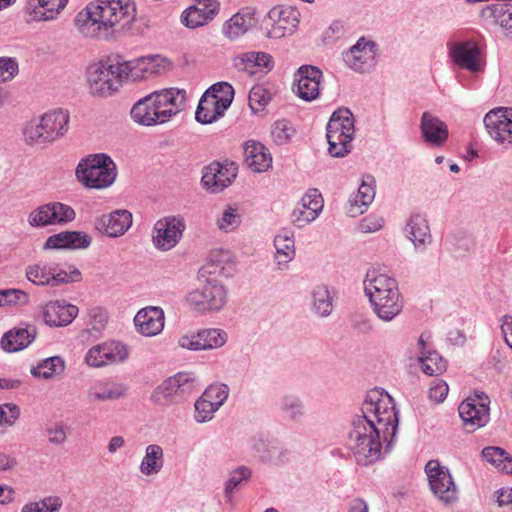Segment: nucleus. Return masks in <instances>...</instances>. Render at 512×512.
<instances>
[{
    "label": "nucleus",
    "mask_w": 512,
    "mask_h": 512,
    "mask_svg": "<svg viewBox=\"0 0 512 512\" xmlns=\"http://www.w3.org/2000/svg\"><path fill=\"white\" fill-rule=\"evenodd\" d=\"M128 356L127 347L118 341H108L91 347L85 355V363L90 367H103L123 362Z\"/></svg>",
    "instance_id": "nucleus-18"
},
{
    "label": "nucleus",
    "mask_w": 512,
    "mask_h": 512,
    "mask_svg": "<svg viewBox=\"0 0 512 512\" xmlns=\"http://www.w3.org/2000/svg\"><path fill=\"white\" fill-rule=\"evenodd\" d=\"M104 233L109 237L122 236L132 225V214L128 210H116L100 220Z\"/></svg>",
    "instance_id": "nucleus-35"
},
{
    "label": "nucleus",
    "mask_w": 512,
    "mask_h": 512,
    "mask_svg": "<svg viewBox=\"0 0 512 512\" xmlns=\"http://www.w3.org/2000/svg\"><path fill=\"white\" fill-rule=\"evenodd\" d=\"M199 390L198 380L191 372H179L164 380L152 393L157 405L178 403Z\"/></svg>",
    "instance_id": "nucleus-8"
},
{
    "label": "nucleus",
    "mask_w": 512,
    "mask_h": 512,
    "mask_svg": "<svg viewBox=\"0 0 512 512\" xmlns=\"http://www.w3.org/2000/svg\"><path fill=\"white\" fill-rule=\"evenodd\" d=\"M69 119L67 110L57 109L47 112L38 123L30 122L25 127L24 135L30 143L52 142L67 132Z\"/></svg>",
    "instance_id": "nucleus-7"
},
{
    "label": "nucleus",
    "mask_w": 512,
    "mask_h": 512,
    "mask_svg": "<svg viewBox=\"0 0 512 512\" xmlns=\"http://www.w3.org/2000/svg\"><path fill=\"white\" fill-rule=\"evenodd\" d=\"M20 415V409L16 404L6 403L0 406V424L11 426Z\"/></svg>",
    "instance_id": "nucleus-64"
},
{
    "label": "nucleus",
    "mask_w": 512,
    "mask_h": 512,
    "mask_svg": "<svg viewBox=\"0 0 512 512\" xmlns=\"http://www.w3.org/2000/svg\"><path fill=\"white\" fill-rule=\"evenodd\" d=\"M207 91L211 96H215V100L220 104L221 110H228L233 102L235 94L234 88L230 83L225 81L217 82L211 85Z\"/></svg>",
    "instance_id": "nucleus-47"
},
{
    "label": "nucleus",
    "mask_w": 512,
    "mask_h": 512,
    "mask_svg": "<svg viewBox=\"0 0 512 512\" xmlns=\"http://www.w3.org/2000/svg\"><path fill=\"white\" fill-rule=\"evenodd\" d=\"M399 424L393 398L380 388L366 394L361 415L352 421L348 447L359 465L367 466L389 452Z\"/></svg>",
    "instance_id": "nucleus-1"
},
{
    "label": "nucleus",
    "mask_w": 512,
    "mask_h": 512,
    "mask_svg": "<svg viewBox=\"0 0 512 512\" xmlns=\"http://www.w3.org/2000/svg\"><path fill=\"white\" fill-rule=\"evenodd\" d=\"M374 182L375 180L371 175L363 177L362 183L356 192L358 197L362 199V204H367L369 206L373 202L375 198V190L373 187Z\"/></svg>",
    "instance_id": "nucleus-62"
},
{
    "label": "nucleus",
    "mask_w": 512,
    "mask_h": 512,
    "mask_svg": "<svg viewBox=\"0 0 512 512\" xmlns=\"http://www.w3.org/2000/svg\"><path fill=\"white\" fill-rule=\"evenodd\" d=\"M69 0H27L26 13L36 22L55 20Z\"/></svg>",
    "instance_id": "nucleus-28"
},
{
    "label": "nucleus",
    "mask_w": 512,
    "mask_h": 512,
    "mask_svg": "<svg viewBox=\"0 0 512 512\" xmlns=\"http://www.w3.org/2000/svg\"><path fill=\"white\" fill-rule=\"evenodd\" d=\"M125 389L121 384L111 381H97L89 389L88 396L93 401H108L119 399Z\"/></svg>",
    "instance_id": "nucleus-39"
},
{
    "label": "nucleus",
    "mask_w": 512,
    "mask_h": 512,
    "mask_svg": "<svg viewBox=\"0 0 512 512\" xmlns=\"http://www.w3.org/2000/svg\"><path fill=\"white\" fill-rule=\"evenodd\" d=\"M429 486L433 494L444 503H451L457 497V490L449 470L437 460H430L425 466Z\"/></svg>",
    "instance_id": "nucleus-16"
},
{
    "label": "nucleus",
    "mask_w": 512,
    "mask_h": 512,
    "mask_svg": "<svg viewBox=\"0 0 512 512\" xmlns=\"http://www.w3.org/2000/svg\"><path fill=\"white\" fill-rule=\"evenodd\" d=\"M27 279L38 286H59L61 284L78 282L81 272L75 267L65 269L58 263L39 261L26 268Z\"/></svg>",
    "instance_id": "nucleus-9"
},
{
    "label": "nucleus",
    "mask_w": 512,
    "mask_h": 512,
    "mask_svg": "<svg viewBox=\"0 0 512 512\" xmlns=\"http://www.w3.org/2000/svg\"><path fill=\"white\" fill-rule=\"evenodd\" d=\"M19 72V65L15 58L0 57V83L11 81Z\"/></svg>",
    "instance_id": "nucleus-60"
},
{
    "label": "nucleus",
    "mask_w": 512,
    "mask_h": 512,
    "mask_svg": "<svg viewBox=\"0 0 512 512\" xmlns=\"http://www.w3.org/2000/svg\"><path fill=\"white\" fill-rule=\"evenodd\" d=\"M323 197L318 189H310L297 204L300 208L319 215L323 209Z\"/></svg>",
    "instance_id": "nucleus-53"
},
{
    "label": "nucleus",
    "mask_w": 512,
    "mask_h": 512,
    "mask_svg": "<svg viewBox=\"0 0 512 512\" xmlns=\"http://www.w3.org/2000/svg\"><path fill=\"white\" fill-rule=\"evenodd\" d=\"M483 122L494 141L504 147L512 146V108H494L484 116Z\"/></svg>",
    "instance_id": "nucleus-17"
},
{
    "label": "nucleus",
    "mask_w": 512,
    "mask_h": 512,
    "mask_svg": "<svg viewBox=\"0 0 512 512\" xmlns=\"http://www.w3.org/2000/svg\"><path fill=\"white\" fill-rule=\"evenodd\" d=\"M225 112L224 109L221 110L220 104L215 100V96H211L206 90L199 100L195 119L201 124H211L223 117Z\"/></svg>",
    "instance_id": "nucleus-36"
},
{
    "label": "nucleus",
    "mask_w": 512,
    "mask_h": 512,
    "mask_svg": "<svg viewBox=\"0 0 512 512\" xmlns=\"http://www.w3.org/2000/svg\"><path fill=\"white\" fill-rule=\"evenodd\" d=\"M248 446L263 463L279 461L284 455V451L279 444L267 440L261 434L252 436L248 440Z\"/></svg>",
    "instance_id": "nucleus-34"
},
{
    "label": "nucleus",
    "mask_w": 512,
    "mask_h": 512,
    "mask_svg": "<svg viewBox=\"0 0 512 512\" xmlns=\"http://www.w3.org/2000/svg\"><path fill=\"white\" fill-rule=\"evenodd\" d=\"M255 21L254 9H241L225 21L222 33L231 41L237 40L254 26Z\"/></svg>",
    "instance_id": "nucleus-29"
},
{
    "label": "nucleus",
    "mask_w": 512,
    "mask_h": 512,
    "mask_svg": "<svg viewBox=\"0 0 512 512\" xmlns=\"http://www.w3.org/2000/svg\"><path fill=\"white\" fill-rule=\"evenodd\" d=\"M425 333L419 337L418 344L420 346L419 362L422 371L429 376H437L443 373L447 368V361L435 350L428 347Z\"/></svg>",
    "instance_id": "nucleus-31"
},
{
    "label": "nucleus",
    "mask_w": 512,
    "mask_h": 512,
    "mask_svg": "<svg viewBox=\"0 0 512 512\" xmlns=\"http://www.w3.org/2000/svg\"><path fill=\"white\" fill-rule=\"evenodd\" d=\"M29 295L20 289H1L0 290V307L4 306H23L28 304Z\"/></svg>",
    "instance_id": "nucleus-50"
},
{
    "label": "nucleus",
    "mask_w": 512,
    "mask_h": 512,
    "mask_svg": "<svg viewBox=\"0 0 512 512\" xmlns=\"http://www.w3.org/2000/svg\"><path fill=\"white\" fill-rule=\"evenodd\" d=\"M318 216L315 212L306 211L297 205L291 213V222L296 227L302 228L314 221Z\"/></svg>",
    "instance_id": "nucleus-63"
},
{
    "label": "nucleus",
    "mask_w": 512,
    "mask_h": 512,
    "mask_svg": "<svg viewBox=\"0 0 512 512\" xmlns=\"http://www.w3.org/2000/svg\"><path fill=\"white\" fill-rule=\"evenodd\" d=\"M50 217L52 218L53 225L67 223L75 219L74 209L61 202H50Z\"/></svg>",
    "instance_id": "nucleus-51"
},
{
    "label": "nucleus",
    "mask_w": 512,
    "mask_h": 512,
    "mask_svg": "<svg viewBox=\"0 0 512 512\" xmlns=\"http://www.w3.org/2000/svg\"><path fill=\"white\" fill-rule=\"evenodd\" d=\"M448 391V384L444 380L436 378L430 383L428 397L436 403H441L446 399Z\"/></svg>",
    "instance_id": "nucleus-61"
},
{
    "label": "nucleus",
    "mask_w": 512,
    "mask_h": 512,
    "mask_svg": "<svg viewBox=\"0 0 512 512\" xmlns=\"http://www.w3.org/2000/svg\"><path fill=\"white\" fill-rule=\"evenodd\" d=\"M274 246L279 265L286 264L295 257V242L291 231L284 229L278 233L274 238Z\"/></svg>",
    "instance_id": "nucleus-40"
},
{
    "label": "nucleus",
    "mask_w": 512,
    "mask_h": 512,
    "mask_svg": "<svg viewBox=\"0 0 512 512\" xmlns=\"http://www.w3.org/2000/svg\"><path fill=\"white\" fill-rule=\"evenodd\" d=\"M419 128L423 140L432 147L443 146L449 136L446 123L430 112L422 113Z\"/></svg>",
    "instance_id": "nucleus-27"
},
{
    "label": "nucleus",
    "mask_w": 512,
    "mask_h": 512,
    "mask_svg": "<svg viewBox=\"0 0 512 512\" xmlns=\"http://www.w3.org/2000/svg\"><path fill=\"white\" fill-rule=\"evenodd\" d=\"M28 222L33 227H45L53 225L50 217V205L44 204L33 210L28 217Z\"/></svg>",
    "instance_id": "nucleus-59"
},
{
    "label": "nucleus",
    "mask_w": 512,
    "mask_h": 512,
    "mask_svg": "<svg viewBox=\"0 0 512 512\" xmlns=\"http://www.w3.org/2000/svg\"><path fill=\"white\" fill-rule=\"evenodd\" d=\"M353 113L345 107L335 110L326 126L328 152L332 157L341 158L351 151V141L355 133Z\"/></svg>",
    "instance_id": "nucleus-6"
},
{
    "label": "nucleus",
    "mask_w": 512,
    "mask_h": 512,
    "mask_svg": "<svg viewBox=\"0 0 512 512\" xmlns=\"http://www.w3.org/2000/svg\"><path fill=\"white\" fill-rule=\"evenodd\" d=\"M295 130L291 123L287 120H278L276 121L271 129V136L277 145H283L288 143Z\"/></svg>",
    "instance_id": "nucleus-52"
},
{
    "label": "nucleus",
    "mask_w": 512,
    "mask_h": 512,
    "mask_svg": "<svg viewBox=\"0 0 512 512\" xmlns=\"http://www.w3.org/2000/svg\"><path fill=\"white\" fill-rule=\"evenodd\" d=\"M165 314L161 307L147 306L140 309L134 317L136 330L143 336L152 337L162 332Z\"/></svg>",
    "instance_id": "nucleus-24"
},
{
    "label": "nucleus",
    "mask_w": 512,
    "mask_h": 512,
    "mask_svg": "<svg viewBox=\"0 0 512 512\" xmlns=\"http://www.w3.org/2000/svg\"><path fill=\"white\" fill-rule=\"evenodd\" d=\"M195 407V415L194 419L198 423H205L210 421L214 413L219 409L216 406L208 401L205 397L201 396L194 404Z\"/></svg>",
    "instance_id": "nucleus-57"
},
{
    "label": "nucleus",
    "mask_w": 512,
    "mask_h": 512,
    "mask_svg": "<svg viewBox=\"0 0 512 512\" xmlns=\"http://www.w3.org/2000/svg\"><path fill=\"white\" fill-rule=\"evenodd\" d=\"M186 224L180 216H167L159 219L153 227V244L162 251L174 248L183 236Z\"/></svg>",
    "instance_id": "nucleus-15"
},
{
    "label": "nucleus",
    "mask_w": 512,
    "mask_h": 512,
    "mask_svg": "<svg viewBox=\"0 0 512 512\" xmlns=\"http://www.w3.org/2000/svg\"><path fill=\"white\" fill-rule=\"evenodd\" d=\"M159 56H144L114 64L121 82L140 81L159 73Z\"/></svg>",
    "instance_id": "nucleus-19"
},
{
    "label": "nucleus",
    "mask_w": 512,
    "mask_h": 512,
    "mask_svg": "<svg viewBox=\"0 0 512 512\" xmlns=\"http://www.w3.org/2000/svg\"><path fill=\"white\" fill-rule=\"evenodd\" d=\"M483 458L500 470L512 474V458L500 447L489 446L482 450Z\"/></svg>",
    "instance_id": "nucleus-44"
},
{
    "label": "nucleus",
    "mask_w": 512,
    "mask_h": 512,
    "mask_svg": "<svg viewBox=\"0 0 512 512\" xmlns=\"http://www.w3.org/2000/svg\"><path fill=\"white\" fill-rule=\"evenodd\" d=\"M136 13L134 0H95L77 13L74 24L85 38L108 40L130 28Z\"/></svg>",
    "instance_id": "nucleus-2"
},
{
    "label": "nucleus",
    "mask_w": 512,
    "mask_h": 512,
    "mask_svg": "<svg viewBox=\"0 0 512 512\" xmlns=\"http://www.w3.org/2000/svg\"><path fill=\"white\" fill-rule=\"evenodd\" d=\"M299 15L298 10L295 8L276 6L267 13V20L270 22H279L280 24L291 27L294 32V29L299 23Z\"/></svg>",
    "instance_id": "nucleus-45"
},
{
    "label": "nucleus",
    "mask_w": 512,
    "mask_h": 512,
    "mask_svg": "<svg viewBox=\"0 0 512 512\" xmlns=\"http://www.w3.org/2000/svg\"><path fill=\"white\" fill-rule=\"evenodd\" d=\"M405 236L413 243L418 252H424L432 243V235L426 217L420 213L409 216L404 227Z\"/></svg>",
    "instance_id": "nucleus-25"
},
{
    "label": "nucleus",
    "mask_w": 512,
    "mask_h": 512,
    "mask_svg": "<svg viewBox=\"0 0 512 512\" xmlns=\"http://www.w3.org/2000/svg\"><path fill=\"white\" fill-rule=\"evenodd\" d=\"M270 100V93L262 86H254L249 92V107L254 113L265 108Z\"/></svg>",
    "instance_id": "nucleus-56"
},
{
    "label": "nucleus",
    "mask_w": 512,
    "mask_h": 512,
    "mask_svg": "<svg viewBox=\"0 0 512 512\" xmlns=\"http://www.w3.org/2000/svg\"><path fill=\"white\" fill-rule=\"evenodd\" d=\"M448 55L456 66L472 74L484 71L485 62L479 45L474 40L449 42Z\"/></svg>",
    "instance_id": "nucleus-13"
},
{
    "label": "nucleus",
    "mask_w": 512,
    "mask_h": 512,
    "mask_svg": "<svg viewBox=\"0 0 512 512\" xmlns=\"http://www.w3.org/2000/svg\"><path fill=\"white\" fill-rule=\"evenodd\" d=\"M378 45L375 41L360 37L354 45L342 53L347 67L356 73L369 72L377 63Z\"/></svg>",
    "instance_id": "nucleus-12"
},
{
    "label": "nucleus",
    "mask_w": 512,
    "mask_h": 512,
    "mask_svg": "<svg viewBox=\"0 0 512 512\" xmlns=\"http://www.w3.org/2000/svg\"><path fill=\"white\" fill-rule=\"evenodd\" d=\"M241 223V215L232 207L225 209L217 221L220 230L229 232L237 228Z\"/></svg>",
    "instance_id": "nucleus-58"
},
{
    "label": "nucleus",
    "mask_w": 512,
    "mask_h": 512,
    "mask_svg": "<svg viewBox=\"0 0 512 512\" xmlns=\"http://www.w3.org/2000/svg\"><path fill=\"white\" fill-rule=\"evenodd\" d=\"M484 13L494 19L506 32V35L512 39V3L506 0H497L488 5Z\"/></svg>",
    "instance_id": "nucleus-37"
},
{
    "label": "nucleus",
    "mask_w": 512,
    "mask_h": 512,
    "mask_svg": "<svg viewBox=\"0 0 512 512\" xmlns=\"http://www.w3.org/2000/svg\"><path fill=\"white\" fill-rule=\"evenodd\" d=\"M311 309L321 317H327L333 310V298L325 285L316 286L311 292Z\"/></svg>",
    "instance_id": "nucleus-41"
},
{
    "label": "nucleus",
    "mask_w": 512,
    "mask_h": 512,
    "mask_svg": "<svg viewBox=\"0 0 512 512\" xmlns=\"http://www.w3.org/2000/svg\"><path fill=\"white\" fill-rule=\"evenodd\" d=\"M229 395V387L224 383L210 385L202 394L208 401L212 402L216 408H220Z\"/></svg>",
    "instance_id": "nucleus-55"
},
{
    "label": "nucleus",
    "mask_w": 512,
    "mask_h": 512,
    "mask_svg": "<svg viewBox=\"0 0 512 512\" xmlns=\"http://www.w3.org/2000/svg\"><path fill=\"white\" fill-rule=\"evenodd\" d=\"M91 237L81 231H66L47 238L44 249H85L91 244Z\"/></svg>",
    "instance_id": "nucleus-30"
},
{
    "label": "nucleus",
    "mask_w": 512,
    "mask_h": 512,
    "mask_svg": "<svg viewBox=\"0 0 512 512\" xmlns=\"http://www.w3.org/2000/svg\"><path fill=\"white\" fill-rule=\"evenodd\" d=\"M252 470L245 465L233 469L224 483V496L228 502L232 501L234 490L251 479Z\"/></svg>",
    "instance_id": "nucleus-43"
},
{
    "label": "nucleus",
    "mask_w": 512,
    "mask_h": 512,
    "mask_svg": "<svg viewBox=\"0 0 512 512\" xmlns=\"http://www.w3.org/2000/svg\"><path fill=\"white\" fill-rule=\"evenodd\" d=\"M218 0H195V3L186 8L181 14V22L190 29L206 25L219 13Z\"/></svg>",
    "instance_id": "nucleus-23"
},
{
    "label": "nucleus",
    "mask_w": 512,
    "mask_h": 512,
    "mask_svg": "<svg viewBox=\"0 0 512 512\" xmlns=\"http://www.w3.org/2000/svg\"><path fill=\"white\" fill-rule=\"evenodd\" d=\"M236 176L237 167L234 163L213 162L205 167L201 183L204 188L216 193L228 187Z\"/></svg>",
    "instance_id": "nucleus-22"
},
{
    "label": "nucleus",
    "mask_w": 512,
    "mask_h": 512,
    "mask_svg": "<svg viewBox=\"0 0 512 512\" xmlns=\"http://www.w3.org/2000/svg\"><path fill=\"white\" fill-rule=\"evenodd\" d=\"M281 409L291 420L298 421L304 416L305 408L302 400L296 395H284L280 400Z\"/></svg>",
    "instance_id": "nucleus-49"
},
{
    "label": "nucleus",
    "mask_w": 512,
    "mask_h": 512,
    "mask_svg": "<svg viewBox=\"0 0 512 512\" xmlns=\"http://www.w3.org/2000/svg\"><path fill=\"white\" fill-rule=\"evenodd\" d=\"M490 398L482 391H475L461 402L459 416L469 431L484 427L490 420Z\"/></svg>",
    "instance_id": "nucleus-11"
},
{
    "label": "nucleus",
    "mask_w": 512,
    "mask_h": 512,
    "mask_svg": "<svg viewBox=\"0 0 512 512\" xmlns=\"http://www.w3.org/2000/svg\"><path fill=\"white\" fill-rule=\"evenodd\" d=\"M228 334L219 328H207L197 333L183 335L179 338L178 344L181 348L191 351L217 349L226 344Z\"/></svg>",
    "instance_id": "nucleus-20"
},
{
    "label": "nucleus",
    "mask_w": 512,
    "mask_h": 512,
    "mask_svg": "<svg viewBox=\"0 0 512 512\" xmlns=\"http://www.w3.org/2000/svg\"><path fill=\"white\" fill-rule=\"evenodd\" d=\"M65 362L59 356H52L41 360L37 366L32 367L31 374L37 378L50 379L64 372Z\"/></svg>",
    "instance_id": "nucleus-42"
},
{
    "label": "nucleus",
    "mask_w": 512,
    "mask_h": 512,
    "mask_svg": "<svg viewBox=\"0 0 512 512\" xmlns=\"http://www.w3.org/2000/svg\"><path fill=\"white\" fill-rule=\"evenodd\" d=\"M87 81L90 93L99 97L112 95L122 83L114 64L105 65L101 62L88 68Z\"/></svg>",
    "instance_id": "nucleus-14"
},
{
    "label": "nucleus",
    "mask_w": 512,
    "mask_h": 512,
    "mask_svg": "<svg viewBox=\"0 0 512 512\" xmlns=\"http://www.w3.org/2000/svg\"><path fill=\"white\" fill-rule=\"evenodd\" d=\"M240 63H236V66L239 68L248 71L250 74H254L255 72L252 70L254 67H264L271 68L272 67V58L270 55L264 52H249L242 55L240 58Z\"/></svg>",
    "instance_id": "nucleus-46"
},
{
    "label": "nucleus",
    "mask_w": 512,
    "mask_h": 512,
    "mask_svg": "<svg viewBox=\"0 0 512 512\" xmlns=\"http://www.w3.org/2000/svg\"><path fill=\"white\" fill-rule=\"evenodd\" d=\"M77 306L65 301H50L43 308V321L50 327H65L78 315Z\"/></svg>",
    "instance_id": "nucleus-26"
},
{
    "label": "nucleus",
    "mask_w": 512,
    "mask_h": 512,
    "mask_svg": "<svg viewBox=\"0 0 512 512\" xmlns=\"http://www.w3.org/2000/svg\"><path fill=\"white\" fill-rule=\"evenodd\" d=\"M35 336L36 328L34 326L16 327L2 336L0 345L7 352H17L31 344Z\"/></svg>",
    "instance_id": "nucleus-33"
},
{
    "label": "nucleus",
    "mask_w": 512,
    "mask_h": 512,
    "mask_svg": "<svg viewBox=\"0 0 512 512\" xmlns=\"http://www.w3.org/2000/svg\"><path fill=\"white\" fill-rule=\"evenodd\" d=\"M164 465V452L160 445L150 444L145 449V455L139 469L143 475L150 476L161 471Z\"/></svg>",
    "instance_id": "nucleus-38"
},
{
    "label": "nucleus",
    "mask_w": 512,
    "mask_h": 512,
    "mask_svg": "<svg viewBox=\"0 0 512 512\" xmlns=\"http://www.w3.org/2000/svg\"><path fill=\"white\" fill-rule=\"evenodd\" d=\"M76 177L90 189H104L111 186L117 176L116 164L104 153L83 158L76 167Z\"/></svg>",
    "instance_id": "nucleus-5"
},
{
    "label": "nucleus",
    "mask_w": 512,
    "mask_h": 512,
    "mask_svg": "<svg viewBox=\"0 0 512 512\" xmlns=\"http://www.w3.org/2000/svg\"><path fill=\"white\" fill-rule=\"evenodd\" d=\"M323 197L318 189H310L297 204L300 208L319 215L323 209Z\"/></svg>",
    "instance_id": "nucleus-54"
},
{
    "label": "nucleus",
    "mask_w": 512,
    "mask_h": 512,
    "mask_svg": "<svg viewBox=\"0 0 512 512\" xmlns=\"http://www.w3.org/2000/svg\"><path fill=\"white\" fill-rule=\"evenodd\" d=\"M244 162L254 172H264L272 165V156L260 142L250 140L244 145Z\"/></svg>",
    "instance_id": "nucleus-32"
},
{
    "label": "nucleus",
    "mask_w": 512,
    "mask_h": 512,
    "mask_svg": "<svg viewBox=\"0 0 512 512\" xmlns=\"http://www.w3.org/2000/svg\"><path fill=\"white\" fill-rule=\"evenodd\" d=\"M322 78L323 73L318 67L302 65L294 74L295 93L306 102L317 99L320 95Z\"/></svg>",
    "instance_id": "nucleus-21"
},
{
    "label": "nucleus",
    "mask_w": 512,
    "mask_h": 512,
    "mask_svg": "<svg viewBox=\"0 0 512 512\" xmlns=\"http://www.w3.org/2000/svg\"><path fill=\"white\" fill-rule=\"evenodd\" d=\"M188 303L200 312L221 310L227 301V291L217 280H207L203 285L189 292Z\"/></svg>",
    "instance_id": "nucleus-10"
},
{
    "label": "nucleus",
    "mask_w": 512,
    "mask_h": 512,
    "mask_svg": "<svg viewBox=\"0 0 512 512\" xmlns=\"http://www.w3.org/2000/svg\"><path fill=\"white\" fill-rule=\"evenodd\" d=\"M363 284L365 295L380 320L390 322L402 312L404 300L395 278L371 269L367 271Z\"/></svg>",
    "instance_id": "nucleus-3"
},
{
    "label": "nucleus",
    "mask_w": 512,
    "mask_h": 512,
    "mask_svg": "<svg viewBox=\"0 0 512 512\" xmlns=\"http://www.w3.org/2000/svg\"><path fill=\"white\" fill-rule=\"evenodd\" d=\"M186 91L176 88L154 91L138 100L132 107V119L141 125L152 126L167 122L184 106Z\"/></svg>",
    "instance_id": "nucleus-4"
},
{
    "label": "nucleus",
    "mask_w": 512,
    "mask_h": 512,
    "mask_svg": "<svg viewBox=\"0 0 512 512\" xmlns=\"http://www.w3.org/2000/svg\"><path fill=\"white\" fill-rule=\"evenodd\" d=\"M62 507V500L58 496H48L37 502H28L23 505L21 512H58Z\"/></svg>",
    "instance_id": "nucleus-48"
}]
</instances>
